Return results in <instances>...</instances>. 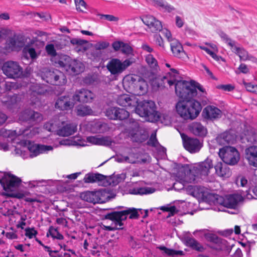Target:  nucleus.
Listing matches in <instances>:
<instances>
[{
	"label": "nucleus",
	"mask_w": 257,
	"mask_h": 257,
	"mask_svg": "<svg viewBox=\"0 0 257 257\" xmlns=\"http://www.w3.org/2000/svg\"><path fill=\"white\" fill-rule=\"evenodd\" d=\"M135 191V192L134 193L136 194L144 195L154 193L155 189L151 187H145L137 188Z\"/></svg>",
	"instance_id": "nucleus-43"
},
{
	"label": "nucleus",
	"mask_w": 257,
	"mask_h": 257,
	"mask_svg": "<svg viewBox=\"0 0 257 257\" xmlns=\"http://www.w3.org/2000/svg\"><path fill=\"white\" fill-rule=\"evenodd\" d=\"M118 161L120 162H126L131 164H134V161L130 159L128 156H122L121 158L118 159Z\"/></svg>",
	"instance_id": "nucleus-63"
},
{
	"label": "nucleus",
	"mask_w": 257,
	"mask_h": 257,
	"mask_svg": "<svg viewBox=\"0 0 257 257\" xmlns=\"http://www.w3.org/2000/svg\"><path fill=\"white\" fill-rule=\"evenodd\" d=\"M94 97L92 91L84 88L77 90L73 96L74 101L83 103L90 102Z\"/></svg>",
	"instance_id": "nucleus-9"
},
{
	"label": "nucleus",
	"mask_w": 257,
	"mask_h": 257,
	"mask_svg": "<svg viewBox=\"0 0 257 257\" xmlns=\"http://www.w3.org/2000/svg\"><path fill=\"white\" fill-rule=\"evenodd\" d=\"M205 237L207 240L211 242H216L217 240V236L213 233H206Z\"/></svg>",
	"instance_id": "nucleus-60"
},
{
	"label": "nucleus",
	"mask_w": 257,
	"mask_h": 257,
	"mask_svg": "<svg viewBox=\"0 0 257 257\" xmlns=\"http://www.w3.org/2000/svg\"><path fill=\"white\" fill-rule=\"evenodd\" d=\"M100 195V192L87 191L80 194V198L88 202L95 204L100 201L99 196Z\"/></svg>",
	"instance_id": "nucleus-25"
},
{
	"label": "nucleus",
	"mask_w": 257,
	"mask_h": 257,
	"mask_svg": "<svg viewBox=\"0 0 257 257\" xmlns=\"http://www.w3.org/2000/svg\"><path fill=\"white\" fill-rule=\"evenodd\" d=\"M25 235L29 238H32L36 236L38 232L34 228L28 227L25 229Z\"/></svg>",
	"instance_id": "nucleus-49"
},
{
	"label": "nucleus",
	"mask_w": 257,
	"mask_h": 257,
	"mask_svg": "<svg viewBox=\"0 0 257 257\" xmlns=\"http://www.w3.org/2000/svg\"><path fill=\"white\" fill-rule=\"evenodd\" d=\"M135 111L140 116L145 117L148 121H156L160 118L159 113L156 110L155 103L152 100H144L138 102Z\"/></svg>",
	"instance_id": "nucleus-2"
},
{
	"label": "nucleus",
	"mask_w": 257,
	"mask_h": 257,
	"mask_svg": "<svg viewBox=\"0 0 257 257\" xmlns=\"http://www.w3.org/2000/svg\"><path fill=\"white\" fill-rule=\"evenodd\" d=\"M117 107H111L107 108L105 111V115L110 119H117Z\"/></svg>",
	"instance_id": "nucleus-40"
},
{
	"label": "nucleus",
	"mask_w": 257,
	"mask_h": 257,
	"mask_svg": "<svg viewBox=\"0 0 257 257\" xmlns=\"http://www.w3.org/2000/svg\"><path fill=\"white\" fill-rule=\"evenodd\" d=\"M131 80L130 87L133 89V92L135 95L141 96L147 92L148 85L144 79L139 78L138 80H133V78L132 77Z\"/></svg>",
	"instance_id": "nucleus-11"
},
{
	"label": "nucleus",
	"mask_w": 257,
	"mask_h": 257,
	"mask_svg": "<svg viewBox=\"0 0 257 257\" xmlns=\"http://www.w3.org/2000/svg\"><path fill=\"white\" fill-rule=\"evenodd\" d=\"M117 119L123 120L129 116V112L123 108L117 107Z\"/></svg>",
	"instance_id": "nucleus-44"
},
{
	"label": "nucleus",
	"mask_w": 257,
	"mask_h": 257,
	"mask_svg": "<svg viewBox=\"0 0 257 257\" xmlns=\"http://www.w3.org/2000/svg\"><path fill=\"white\" fill-rule=\"evenodd\" d=\"M243 83L247 91L257 94V85L251 83H247L244 81H243Z\"/></svg>",
	"instance_id": "nucleus-48"
},
{
	"label": "nucleus",
	"mask_w": 257,
	"mask_h": 257,
	"mask_svg": "<svg viewBox=\"0 0 257 257\" xmlns=\"http://www.w3.org/2000/svg\"><path fill=\"white\" fill-rule=\"evenodd\" d=\"M91 112V109L86 105L79 106L77 108V114L79 116H84L89 115Z\"/></svg>",
	"instance_id": "nucleus-39"
},
{
	"label": "nucleus",
	"mask_w": 257,
	"mask_h": 257,
	"mask_svg": "<svg viewBox=\"0 0 257 257\" xmlns=\"http://www.w3.org/2000/svg\"><path fill=\"white\" fill-rule=\"evenodd\" d=\"M243 200V198L238 194H233L225 196L220 203L227 208H235L239 203Z\"/></svg>",
	"instance_id": "nucleus-12"
},
{
	"label": "nucleus",
	"mask_w": 257,
	"mask_h": 257,
	"mask_svg": "<svg viewBox=\"0 0 257 257\" xmlns=\"http://www.w3.org/2000/svg\"><path fill=\"white\" fill-rule=\"evenodd\" d=\"M206 53L217 61H219L220 59L223 60V59L221 57L217 55L215 52L210 49H209Z\"/></svg>",
	"instance_id": "nucleus-62"
},
{
	"label": "nucleus",
	"mask_w": 257,
	"mask_h": 257,
	"mask_svg": "<svg viewBox=\"0 0 257 257\" xmlns=\"http://www.w3.org/2000/svg\"><path fill=\"white\" fill-rule=\"evenodd\" d=\"M183 145L185 149L190 153L198 152L202 147L198 139L188 137L183 138Z\"/></svg>",
	"instance_id": "nucleus-15"
},
{
	"label": "nucleus",
	"mask_w": 257,
	"mask_h": 257,
	"mask_svg": "<svg viewBox=\"0 0 257 257\" xmlns=\"http://www.w3.org/2000/svg\"><path fill=\"white\" fill-rule=\"evenodd\" d=\"M202 115L205 118L213 120L221 118L222 112L217 107L209 105L203 110Z\"/></svg>",
	"instance_id": "nucleus-16"
},
{
	"label": "nucleus",
	"mask_w": 257,
	"mask_h": 257,
	"mask_svg": "<svg viewBox=\"0 0 257 257\" xmlns=\"http://www.w3.org/2000/svg\"><path fill=\"white\" fill-rule=\"evenodd\" d=\"M95 126L98 127L97 131L99 133H101L104 131L107 127V125L105 123H95Z\"/></svg>",
	"instance_id": "nucleus-64"
},
{
	"label": "nucleus",
	"mask_w": 257,
	"mask_h": 257,
	"mask_svg": "<svg viewBox=\"0 0 257 257\" xmlns=\"http://www.w3.org/2000/svg\"><path fill=\"white\" fill-rule=\"evenodd\" d=\"M246 139L248 142L251 143H257V134L254 132H251L246 135Z\"/></svg>",
	"instance_id": "nucleus-50"
},
{
	"label": "nucleus",
	"mask_w": 257,
	"mask_h": 257,
	"mask_svg": "<svg viewBox=\"0 0 257 257\" xmlns=\"http://www.w3.org/2000/svg\"><path fill=\"white\" fill-rule=\"evenodd\" d=\"M146 61L147 63L152 67H155L157 66V61L151 54H148L146 56Z\"/></svg>",
	"instance_id": "nucleus-46"
},
{
	"label": "nucleus",
	"mask_w": 257,
	"mask_h": 257,
	"mask_svg": "<svg viewBox=\"0 0 257 257\" xmlns=\"http://www.w3.org/2000/svg\"><path fill=\"white\" fill-rule=\"evenodd\" d=\"M161 31L162 34L167 39L168 41L170 42V43H171V41H173V40H176L172 38L170 31L168 29L162 28Z\"/></svg>",
	"instance_id": "nucleus-55"
},
{
	"label": "nucleus",
	"mask_w": 257,
	"mask_h": 257,
	"mask_svg": "<svg viewBox=\"0 0 257 257\" xmlns=\"http://www.w3.org/2000/svg\"><path fill=\"white\" fill-rule=\"evenodd\" d=\"M156 43L162 48H164V41L160 35H155L154 36Z\"/></svg>",
	"instance_id": "nucleus-59"
},
{
	"label": "nucleus",
	"mask_w": 257,
	"mask_h": 257,
	"mask_svg": "<svg viewBox=\"0 0 257 257\" xmlns=\"http://www.w3.org/2000/svg\"><path fill=\"white\" fill-rule=\"evenodd\" d=\"M236 184L238 186L248 187L249 186L247 180L243 176L238 177L236 180Z\"/></svg>",
	"instance_id": "nucleus-45"
},
{
	"label": "nucleus",
	"mask_w": 257,
	"mask_h": 257,
	"mask_svg": "<svg viewBox=\"0 0 257 257\" xmlns=\"http://www.w3.org/2000/svg\"><path fill=\"white\" fill-rule=\"evenodd\" d=\"M158 144L159 143L157 139L156 135H152L148 142V144L152 147H156Z\"/></svg>",
	"instance_id": "nucleus-58"
},
{
	"label": "nucleus",
	"mask_w": 257,
	"mask_h": 257,
	"mask_svg": "<svg viewBox=\"0 0 257 257\" xmlns=\"http://www.w3.org/2000/svg\"><path fill=\"white\" fill-rule=\"evenodd\" d=\"M100 18L101 19H104L110 22H116L118 20L117 17L111 15H100Z\"/></svg>",
	"instance_id": "nucleus-56"
},
{
	"label": "nucleus",
	"mask_w": 257,
	"mask_h": 257,
	"mask_svg": "<svg viewBox=\"0 0 257 257\" xmlns=\"http://www.w3.org/2000/svg\"><path fill=\"white\" fill-rule=\"evenodd\" d=\"M178 71L170 69V71L163 76L162 81L164 84L169 86L175 84V92L180 98L184 99L179 101L176 105L177 113L184 119H193L199 114L202 109L200 103L194 97L201 98L206 93L202 86L194 81L180 80Z\"/></svg>",
	"instance_id": "nucleus-1"
},
{
	"label": "nucleus",
	"mask_w": 257,
	"mask_h": 257,
	"mask_svg": "<svg viewBox=\"0 0 257 257\" xmlns=\"http://www.w3.org/2000/svg\"><path fill=\"white\" fill-rule=\"evenodd\" d=\"M245 157L248 164L257 168V146H251L245 150Z\"/></svg>",
	"instance_id": "nucleus-19"
},
{
	"label": "nucleus",
	"mask_w": 257,
	"mask_h": 257,
	"mask_svg": "<svg viewBox=\"0 0 257 257\" xmlns=\"http://www.w3.org/2000/svg\"><path fill=\"white\" fill-rule=\"evenodd\" d=\"M113 49L117 51L120 50L121 53L126 55H132L133 54V48L127 43H124L121 41H115L112 44Z\"/></svg>",
	"instance_id": "nucleus-26"
},
{
	"label": "nucleus",
	"mask_w": 257,
	"mask_h": 257,
	"mask_svg": "<svg viewBox=\"0 0 257 257\" xmlns=\"http://www.w3.org/2000/svg\"><path fill=\"white\" fill-rule=\"evenodd\" d=\"M39 74L43 80L52 85H63L67 82L64 73L54 68H42Z\"/></svg>",
	"instance_id": "nucleus-3"
},
{
	"label": "nucleus",
	"mask_w": 257,
	"mask_h": 257,
	"mask_svg": "<svg viewBox=\"0 0 257 257\" xmlns=\"http://www.w3.org/2000/svg\"><path fill=\"white\" fill-rule=\"evenodd\" d=\"M116 102L118 105L122 106L135 108L138 103V100L134 96L123 94L118 96Z\"/></svg>",
	"instance_id": "nucleus-13"
},
{
	"label": "nucleus",
	"mask_w": 257,
	"mask_h": 257,
	"mask_svg": "<svg viewBox=\"0 0 257 257\" xmlns=\"http://www.w3.org/2000/svg\"><path fill=\"white\" fill-rule=\"evenodd\" d=\"M170 46L174 56L179 58H183L185 56L186 53L183 50V47L177 40L171 41Z\"/></svg>",
	"instance_id": "nucleus-27"
},
{
	"label": "nucleus",
	"mask_w": 257,
	"mask_h": 257,
	"mask_svg": "<svg viewBox=\"0 0 257 257\" xmlns=\"http://www.w3.org/2000/svg\"><path fill=\"white\" fill-rule=\"evenodd\" d=\"M150 3L155 7L161 8L168 12H171L175 10L173 6L164 0H150Z\"/></svg>",
	"instance_id": "nucleus-32"
},
{
	"label": "nucleus",
	"mask_w": 257,
	"mask_h": 257,
	"mask_svg": "<svg viewBox=\"0 0 257 257\" xmlns=\"http://www.w3.org/2000/svg\"><path fill=\"white\" fill-rule=\"evenodd\" d=\"M106 179V177L99 173H89L86 174L83 179L85 183H93L95 182H102Z\"/></svg>",
	"instance_id": "nucleus-29"
},
{
	"label": "nucleus",
	"mask_w": 257,
	"mask_h": 257,
	"mask_svg": "<svg viewBox=\"0 0 257 257\" xmlns=\"http://www.w3.org/2000/svg\"><path fill=\"white\" fill-rule=\"evenodd\" d=\"M73 106V102L70 101V98L68 96L59 97L55 103V107L61 110H69Z\"/></svg>",
	"instance_id": "nucleus-23"
},
{
	"label": "nucleus",
	"mask_w": 257,
	"mask_h": 257,
	"mask_svg": "<svg viewBox=\"0 0 257 257\" xmlns=\"http://www.w3.org/2000/svg\"><path fill=\"white\" fill-rule=\"evenodd\" d=\"M216 174L222 177H229L231 175L230 169L226 164H223L221 162H218L214 166Z\"/></svg>",
	"instance_id": "nucleus-31"
},
{
	"label": "nucleus",
	"mask_w": 257,
	"mask_h": 257,
	"mask_svg": "<svg viewBox=\"0 0 257 257\" xmlns=\"http://www.w3.org/2000/svg\"><path fill=\"white\" fill-rule=\"evenodd\" d=\"M160 209L163 211L169 212V214L168 215L167 217L174 216L179 211V210L174 205H171L170 204H167L166 205L161 206L160 207Z\"/></svg>",
	"instance_id": "nucleus-36"
},
{
	"label": "nucleus",
	"mask_w": 257,
	"mask_h": 257,
	"mask_svg": "<svg viewBox=\"0 0 257 257\" xmlns=\"http://www.w3.org/2000/svg\"><path fill=\"white\" fill-rule=\"evenodd\" d=\"M186 243L189 246L197 251L202 252L205 249L204 246L194 238H188L186 239Z\"/></svg>",
	"instance_id": "nucleus-33"
},
{
	"label": "nucleus",
	"mask_w": 257,
	"mask_h": 257,
	"mask_svg": "<svg viewBox=\"0 0 257 257\" xmlns=\"http://www.w3.org/2000/svg\"><path fill=\"white\" fill-rule=\"evenodd\" d=\"M24 51L29 54L32 59H35L38 56L35 49L33 48H25Z\"/></svg>",
	"instance_id": "nucleus-54"
},
{
	"label": "nucleus",
	"mask_w": 257,
	"mask_h": 257,
	"mask_svg": "<svg viewBox=\"0 0 257 257\" xmlns=\"http://www.w3.org/2000/svg\"><path fill=\"white\" fill-rule=\"evenodd\" d=\"M213 166L212 161L209 158H207L204 161L200 163L194 167L191 171L190 175L200 178L206 176L208 175L210 169L213 168Z\"/></svg>",
	"instance_id": "nucleus-8"
},
{
	"label": "nucleus",
	"mask_w": 257,
	"mask_h": 257,
	"mask_svg": "<svg viewBox=\"0 0 257 257\" xmlns=\"http://www.w3.org/2000/svg\"><path fill=\"white\" fill-rule=\"evenodd\" d=\"M48 236H51L53 239H57L58 240H62L64 239V236L61 234L53 226H50L49 229V231L47 233Z\"/></svg>",
	"instance_id": "nucleus-37"
},
{
	"label": "nucleus",
	"mask_w": 257,
	"mask_h": 257,
	"mask_svg": "<svg viewBox=\"0 0 257 257\" xmlns=\"http://www.w3.org/2000/svg\"><path fill=\"white\" fill-rule=\"evenodd\" d=\"M46 51L47 54L52 56H55L56 55V51L55 49L54 45L51 44L46 45Z\"/></svg>",
	"instance_id": "nucleus-52"
},
{
	"label": "nucleus",
	"mask_w": 257,
	"mask_h": 257,
	"mask_svg": "<svg viewBox=\"0 0 257 257\" xmlns=\"http://www.w3.org/2000/svg\"><path fill=\"white\" fill-rule=\"evenodd\" d=\"M139 211L142 212L141 209L138 210L135 208H129L124 210L125 215L127 217V215H130V219H137L139 216ZM142 213V212H141Z\"/></svg>",
	"instance_id": "nucleus-38"
},
{
	"label": "nucleus",
	"mask_w": 257,
	"mask_h": 257,
	"mask_svg": "<svg viewBox=\"0 0 257 257\" xmlns=\"http://www.w3.org/2000/svg\"><path fill=\"white\" fill-rule=\"evenodd\" d=\"M158 248L164 252L168 255H182L183 251L181 250H175L172 249L168 248L164 246H160Z\"/></svg>",
	"instance_id": "nucleus-42"
},
{
	"label": "nucleus",
	"mask_w": 257,
	"mask_h": 257,
	"mask_svg": "<svg viewBox=\"0 0 257 257\" xmlns=\"http://www.w3.org/2000/svg\"><path fill=\"white\" fill-rule=\"evenodd\" d=\"M22 182L21 179L10 173H5L0 179V184L7 192H12L17 188Z\"/></svg>",
	"instance_id": "nucleus-6"
},
{
	"label": "nucleus",
	"mask_w": 257,
	"mask_h": 257,
	"mask_svg": "<svg viewBox=\"0 0 257 257\" xmlns=\"http://www.w3.org/2000/svg\"><path fill=\"white\" fill-rule=\"evenodd\" d=\"M190 131L195 135L204 137L207 134V129L198 122H192L189 125Z\"/></svg>",
	"instance_id": "nucleus-28"
},
{
	"label": "nucleus",
	"mask_w": 257,
	"mask_h": 257,
	"mask_svg": "<svg viewBox=\"0 0 257 257\" xmlns=\"http://www.w3.org/2000/svg\"><path fill=\"white\" fill-rule=\"evenodd\" d=\"M76 125L73 123L66 124L62 128L57 130V134L59 136L66 137L73 135L76 131Z\"/></svg>",
	"instance_id": "nucleus-30"
},
{
	"label": "nucleus",
	"mask_w": 257,
	"mask_h": 257,
	"mask_svg": "<svg viewBox=\"0 0 257 257\" xmlns=\"http://www.w3.org/2000/svg\"><path fill=\"white\" fill-rule=\"evenodd\" d=\"M218 155L226 164L234 165L239 159L238 151L233 147L225 146L219 149Z\"/></svg>",
	"instance_id": "nucleus-4"
},
{
	"label": "nucleus",
	"mask_w": 257,
	"mask_h": 257,
	"mask_svg": "<svg viewBox=\"0 0 257 257\" xmlns=\"http://www.w3.org/2000/svg\"><path fill=\"white\" fill-rule=\"evenodd\" d=\"M219 35L221 39L224 41L232 49L235 45V41L231 39L229 36L223 32H220Z\"/></svg>",
	"instance_id": "nucleus-41"
},
{
	"label": "nucleus",
	"mask_w": 257,
	"mask_h": 257,
	"mask_svg": "<svg viewBox=\"0 0 257 257\" xmlns=\"http://www.w3.org/2000/svg\"><path fill=\"white\" fill-rule=\"evenodd\" d=\"M145 25L147 26L153 33L161 31L162 28L161 22L151 15H147L142 19Z\"/></svg>",
	"instance_id": "nucleus-14"
},
{
	"label": "nucleus",
	"mask_w": 257,
	"mask_h": 257,
	"mask_svg": "<svg viewBox=\"0 0 257 257\" xmlns=\"http://www.w3.org/2000/svg\"><path fill=\"white\" fill-rule=\"evenodd\" d=\"M70 42L73 45L82 46L87 43V41L79 38H73L70 40Z\"/></svg>",
	"instance_id": "nucleus-57"
},
{
	"label": "nucleus",
	"mask_w": 257,
	"mask_h": 257,
	"mask_svg": "<svg viewBox=\"0 0 257 257\" xmlns=\"http://www.w3.org/2000/svg\"><path fill=\"white\" fill-rule=\"evenodd\" d=\"M75 3L76 6V9L78 11L83 12V10L81 8V7L84 9H86V4L83 0H75Z\"/></svg>",
	"instance_id": "nucleus-53"
},
{
	"label": "nucleus",
	"mask_w": 257,
	"mask_h": 257,
	"mask_svg": "<svg viewBox=\"0 0 257 257\" xmlns=\"http://www.w3.org/2000/svg\"><path fill=\"white\" fill-rule=\"evenodd\" d=\"M232 51L237 54L240 57L241 60L243 61L247 60V58L248 55V52L243 48L237 47L235 45L232 48Z\"/></svg>",
	"instance_id": "nucleus-35"
},
{
	"label": "nucleus",
	"mask_w": 257,
	"mask_h": 257,
	"mask_svg": "<svg viewBox=\"0 0 257 257\" xmlns=\"http://www.w3.org/2000/svg\"><path fill=\"white\" fill-rule=\"evenodd\" d=\"M66 71L70 75L79 74L84 70V65L80 61L69 59L67 63L63 65Z\"/></svg>",
	"instance_id": "nucleus-10"
},
{
	"label": "nucleus",
	"mask_w": 257,
	"mask_h": 257,
	"mask_svg": "<svg viewBox=\"0 0 257 257\" xmlns=\"http://www.w3.org/2000/svg\"><path fill=\"white\" fill-rule=\"evenodd\" d=\"M87 55L90 58L96 59L101 57V53L100 51L94 48L89 52Z\"/></svg>",
	"instance_id": "nucleus-47"
},
{
	"label": "nucleus",
	"mask_w": 257,
	"mask_h": 257,
	"mask_svg": "<svg viewBox=\"0 0 257 257\" xmlns=\"http://www.w3.org/2000/svg\"><path fill=\"white\" fill-rule=\"evenodd\" d=\"M217 88L226 91H230L234 89V87L231 84L220 85L218 86Z\"/></svg>",
	"instance_id": "nucleus-61"
},
{
	"label": "nucleus",
	"mask_w": 257,
	"mask_h": 257,
	"mask_svg": "<svg viewBox=\"0 0 257 257\" xmlns=\"http://www.w3.org/2000/svg\"><path fill=\"white\" fill-rule=\"evenodd\" d=\"M27 114L28 115H31V122H39L42 119V115L38 112H35L31 109H26L22 112L19 115V119L22 121H27L30 119L29 116H24V114Z\"/></svg>",
	"instance_id": "nucleus-22"
},
{
	"label": "nucleus",
	"mask_w": 257,
	"mask_h": 257,
	"mask_svg": "<svg viewBox=\"0 0 257 257\" xmlns=\"http://www.w3.org/2000/svg\"><path fill=\"white\" fill-rule=\"evenodd\" d=\"M3 73L9 78H20L23 73V68L15 61L6 62L2 67Z\"/></svg>",
	"instance_id": "nucleus-7"
},
{
	"label": "nucleus",
	"mask_w": 257,
	"mask_h": 257,
	"mask_svg": "<svg viewBox=\"0 0 257 257\" xmlns=\"http://www.w3.org/2000/svg\"><path fill=\"white\" fill-rule=\"evenodd\" d=\"M104 218L112 220L114 222L115 225L121 226L123 225L122 221L126 219L124 210L121 211H114L105 215Z\"/></svg>",
	"instance_id": "nucleus-18"
},
{
	"label": "nucleus",
	"mask_w": 257,
	"mask_h": 257,
	"mask_svg": "<svg viewBox=\"0 0 257 257\" xmlns=\"http://www.w3.org/2000/svg\"><path fill=\"white\" fill-rule=\"evenodd\" d=\"M25 44V38L21 35H15L13 37L10 38L7 41V46L11 50L22 48Z\"/></svg>",
	"instance_id": "nucleus-17"
},
{
	"label": "nucleus",
	"mask_w": 257,
	"mask_h": 257,
	"mask_svg": "<svg viewBox=\"0 0 257 257\" xmlns=\"http://www.w3.org/2000/svg\"><path fill=\"white\" fill-rule=\"evenodd\" d=\"M19 100V97L17 95H13L9 97L8 100L4 101V105L9 109H12L17 106V102Z\"/></svg>",
	"instance_id": "nucleus-34"
},
{
	"label": "nucleus",
	"mask_w": 257,
	"mask_h": 257,
	"mask_svg": "<svg viewBox=\"0 0 257 257\" xmlns=\"http://www.w3.org/2000/svg\"><path fill=\"white\" fill-rule=\"evenodd\" d=\"M87 140L94 145L106 146H110L112 142L111 138L108 136H90L87 138Z\"/></svg>",
	"instance_id": "nucleus-24"
},
{
	"label": "nucleus",
	"mask_w": 257,
	"mask_h": 257,
	"mask_svg": "<svg viewBox=\"0 0 257 257\" xmlns=\"http://www.w3.org/2000/svg\"><path fill=\"white\" fill-rule=\"evenodd\" d=\"M109 45L108 42L106 41H100L96 43L94 45L95 48L100 51L107 48Z\"/></svg>",
	"instance_id": "nucleus-51"
},
{
	"label": "nucleus",
	"mask_w": 257,
	"mask_h": 257,
	"mask_svg": "<svg viewBox=\"0 0 257 257\" xmlns=\"http://www.w3.org/2000/svg\"><path fill=\"white\" fill-rule=\"evenodd\" d=\"M236 135L232 131H226L217 138V142L221 145L233 144L236 140Z\"/></svg>",
	"instance_id": "nucleus-21"
},
{
	"label": "nucleus",
	"mask_w": 257,
	"mask_h": 257,
	"mask_svg": "<svg viewBox=\"0 0 257 257\" xmlns=\"http://www.w3.org/2000/svg\"><path fill=\"white\" fill-rule=\"evenodd\" d=\"M132 64V62L129 59H126L122 62L118 59L113 58L108 62L106 68L111 75L118 76Z\"/></svg>",
	"instance_id": "nucleus-5"
},
{
	"label": "nucleus",
	"mask_w": 257,
	"mask_h": 257,
	"mask_svg": "<svg viewBox=\"0 0 257 257\" xmlns=\"http://www.w3.org/2000/svg\"><path fill=\"white\" fill-rule=\"evenodd\" d=\"M28 148L30 152V156L31 158L36 157L40 154L52 150V147L50 146L37 145L32 143H29Z\"/></svg>",
	"instance_id": "nucleus-20"
}]
</instances>
